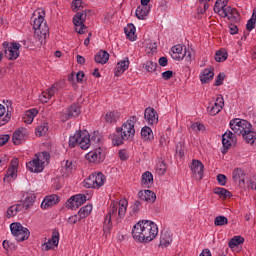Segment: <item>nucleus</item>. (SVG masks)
Wrapping results in <instances>:
<instances>
[{
  "label": "nucleus",
  "instance_id": "2f4dec72",
  "mask_svg": "<svg viewBox=\"0 0 256 256\" xmlns=\"http://www.w3.org/2000/svg\"><path fill=\"white\" fill-rule=\"evenodd\" d=\"M173 243V237L171 233L163 231L160 236V247H169Z\"/></svg>",
  "mask_w": 256,
  "mask_h": 256
},
{
  "label": "nucleus",
  "instance_id": "5fc2aeb1",
  "mask_svg": "<svg viewBox=\"0 0 256 256\" xmlns=\"http://www.w3.org/2000/svg\"><path fill=\"white\" fill-rule=\"evenodd\" d=\"M169 143V136L162 134L159 139V146L160 147H167V144Z\"/></svg>",
  "mask_w": 256,
  "mask_h": 256
},
{
  "label": "nucleus",
  "instance_id": "0e129e2a",
  "mask_svg": "<svg viewBox=\"0 0 256 256\" xmlns=\"http://www.w3.org/2000/svg\"><path fill=\"white\" fill-rule=\"evenodd\" d=\"M223 79H225V76L223 74H219L216 78L215 85L216 87H219V85H223Z\"/></svg>",
  "mask_w": 256,
  "mask_h": 256
},
{
  "label": "nucleus",
  "instance_id": "4d7b16f0",
  "mask_svg": "<svg viewBox=\"0 0 256 256\" xmlns=\"http://www.w3.org/2000/svg\"><path fill=\"white\" fill-rule=\"evenodd\" d=\"M191 129L193 131H203L205 129V125H203L202 123L199 122H195L191 125Z\"/></svg>",
  "mask_w": 256,
  "mask_h": 256
},
{
  "label": "nucleus",
  "instance_id": "c756f323",
  "mask_svg": "<svg viewBox=\"0 0 256 256\" xmlns=\"http://www.w3.org/2000/svg\"><path fill=\"white\" fill-rule=\"evenodd\" d=\"M24 199L22 203H20L23 207V209H30L33 203H35V194L33 193H25L24 194Z\"/></svg>",
  "mask_w": 256,
  "mask_h": 256
},
{
  "label": "nucleus",
  "instance_id": "e433bc0d",
  "mask_svg": "<svg viewBox=\"0 0 256 256\" xmlns=\"http://www.w3.org/2000/svg\"><path fill=\"white\" fill-rule=\"evenodd\" d=\"M215 77V73L212 72V70L205 69L200 74V81L201 83H209Z\"/></svg>",
  "mask_w": 256,
  "mask_h": 256
},
{
  "label": "nucleus",
  "instance_id": "412c9836",
  "mask_svg": "<svg viewBox=\"0 0 256 256\" xmlns=\"http://www.w3.org/2000/svg\"><path fill=\"white\" fill-rule=\"evenodd\" d=\"M27 135H29V133L25 128H19L18 130H16L12 136V141L14 145H21V143H23V141L27 139Z\"/></svg>",
  "mask_w": 256,
  "mask_h": 256
},
{
  "label": "nucleus",
  "instance_id": "39448f33",
  "mask_svg": "<svg viewBox=\"0 0 256 256\" xmlns=\"http://www.w3.org/2000/svg\"><path fill=\"white\" fill-rule=\"evenodd\" d=\"M229 5V0H216L214 5V12L222 17L223 19L227 18L228 21L232 23H238L239 21V12L235 8H231Z\"/></svg>",
  "mask_w": 256,
  "mask_h": 256
},
{
  "label": "nucleus",
  "instance_id": "f257e3e1",
  "mask_svg": "<svg viewBox=\"0 0 256 256\" xmlns=\"http://www.w3.org/2000/svg\"><path fill=\"white\" fill-rule=\"evenodd\" d=\"M128 205L129 202L125 198L120 199L119 202H112L110 204L108 214L105 216L103 223V231L105 235H109V233H111V229H113V222H111L112 219L117 224L123 223Z\"/></svg>",
  "mask_w": 256,
  "mask_h": 256
},
{
  "label": "nucleus",
  "instance_id": "680f3d73",
  "mask_svg": "<svg viewBox=\"0 0 256 256\" xmlns=\"http://www.w3.org/2000/svg\"><path fill=\"white\" fill-rule=\"evenodd\" d=\"M171 77H173V71H171V70H167L162 73V79H164V81H169V79H171Z\"/></svg>",
  "mask_w": 256,
  "mask_h": 256
},
{
  "label": "nucleus",
  "instance_id": "2eb2a0df",
  "mask_svg": "<svg viewBox=\"0 0 256 256\" xmlns=\"http://www.w3.org/2000/svg\"><path fill=\"white\" fill-rule=\"evenodd\" d=\"M61 89V82H56L51 88L46 89L41 93L39 99L42 103H49L50 99Z\"/></svg>",
  "mask_w": 256,
  "mask_h": 256
},
{
  "label": "nucleus",
  "instance_id": "58836bf2",
  "mask_svg": "<svg viewBox=\"0 0 256 256\" xmlns=\"http://www.w3.org/2000/svg\"><path fill=\"white\" fill-rule=\"evenodd\" d=\"M121 117V114L117 111H110L105 115V121L106 123H117L119 121V118Z\"/></svg>",
  "mask_w": 256,
  "mask_h": 256
},
{
  "label": "nucleus",
  "instance_id": "a878e982",
  "mask_svg": "<svg viewBox=\"0 0 256 256\" xmlns=\"http://www.w3.org/2000/svg\"><path fill=\"white\" fill-rule=\"evenodd\" d=\"M237 142V138L233 132L228 131L222 136V145L225 149H229L231 145H235Z\"/></svg>",
  "mask_w": 256,
  "mask_h": 256
},
{
  "label": "nucleus",
  "instance_id": "8fccbe9b",
  "mask_svg": "<svg viewBox=\"0 0 256 256\" xmlns=\"http://www.w3.org/2000/svg\"><path fill=\"white\" fill-rule=\"evenodd\" d=\"M209 1L211 0H199L200 6L198 12L203 15L207 9H209Z\"/></svg>",
  "mask_w": 256,
  "mask_h": 256
},
{
  "label": "nucleus",
  "instance_id": "9b49d317",
  "mask_svg": "<svg viewBox=\"0 0 256 256\" xmlns=\"http://www.w3.org/2000/svg\"><path fill=\"white\" fill-rule=\"evenodd\" d=\"M3 47H4L5 57H7L9 61H15V59L19 58V55L21 53L19 51V49H21V44L17 42H10V43L4 42Z\"/></svg>",
  "mask_w": 256,
  "mask_h": 256
},
{
  "label": "nucleus",
  "instance_id": "f3484780",
  "mask_svg": "<svg viewBox=\"0 0 256 256\" xmlns=\"http://www.w3.org/2000/svg\"><path fill=\"white\" fill-rule=\"evenodd\" d=\"M86 159L90 163H102L105 159V153L101 147H98L86 154Z\"/></svg>",
  "mask_w": 256,
  "mask_h": 256
},
{
  "label": "nucleus",
  "instance_id": "37998d69",
  "mask_svg": "<svg viewBox=\"0 0 256 256\" xmlns=\"http://www.w3.org/2000/svg\"><path fill=\"white\" fill-rule=\"evenodd\" d=\"M227 57H229V54H227V50L220 49L216 52L215 61H217L218 63H223V61H227Z\"/></svg>",
  "mask_w": 256,
  "mask_h": 256
},
{
  "label": "nucleus",
  "instance_id": "6ab92c4d",
  "mask_svg": "<svg viewBox=\"0 0 256 256\" xmlns=\"http://www.w3.org/2000/svg\"><path fill=\"white\" fill-rule=\"evenodd\" d=\"M144 119L148 125H157L159 123V114L155 108L148 107L144 111Z\"/></svg>",
  "mask_w": 256,
  "mask_h": 256
},
{
  "label": "nucleus",
  "instance_id": "e2e57ef3",
  "mask_svg": "<svg viewBox=\"0 0 256 256\" xmlns=\"http://www.w3.org/2000/svg\"><path fill=\"white\" fill-rule=\"evenodd\" d=\"M140 209H141V202L136 201L132 206V213H139Z\"/></svg>",
  "mask_w": 256,
  "mask_h": 256
},
{
  "label": "nucleus",
  "instance_id": "4be33fe9",
  "mask_svg": "<svg viewBox=\"0 0 256 256\" xmlns=\"http://www.w3.org/2000/svg\"><path fill=\"white\" fill-rule=\"evenodd\" d=\"M129 58L126 57L123 60L119 61L114 69L115 77H121L129 69Z\"/></svg>",
  "mask_w": 256,
  "mask_h": 256
},
{
  "label": "nucleus",
  "instance_id": "bb28decb",
  "mask_svg": "<svg viewBox=\"0 0 256 256\" xmlns=\"http://www.w3.org/2000/svg\"><path fill=\"white\" fill-rule=\"evenodd\" d=\"M138 197L141 201H146L147 203H155L157 196L151 190H141L138 192Z\"/></svg>",
  "mask_w": 256,
  "mask_h": 256
},
{
  "label": "nucleus",
  "instance_id": "cd10ccee",
  "mask_svg": "<svg viewBox=\"0 0 256 256\" xmlns=\"http://www.w3.org/2000/svg\"><path fill=\"white\" fill-rule=\"evenodd\" d=\"M232 179L235 183H239L240 186L245 185V171L241 168H237L233 171Z\"/></svg>",
  "mask_w": 256,
  "mask_h": 256
},
{
  "label": "nucleus",
  "instance_id": "052dcab7",
  "mask_svg": "<svg viewBox=\"0 0 256 256\" xmlns=\"http://www.w3.org/2000/svg\"><path fill=\"white\" fill-rule=\"evenodd\" d=\"M2 245L6 251H11L15 248V245H13V243H10L9 240H4Z\"/></svg>",
  "mask_w": 256,
  "mask_h": 256
},
{
  "label": "nucleus",
  "instance_id": "a211bd4d",
  "mask_svg": "<svg viewBox=\"0 0 256 256\" xmlns=\"http://www.w3.org/2000/svg\"><path fill=\"white\" fill-rule=\"evenodd\" d=\"M190 169L195 179H197L198 181H201V179H203V169H205V166L201 161L195 159L192 160V163L190 164Z\"/></svg>",
  "mask_w": 256,
  "mask_h": 256
},
{
  "label": "nucleus",
  "instance_id": "338daca9",
  "mask_svg": "<svg viewBox=\"0 0 256 256\" xmlns=\"http://www.w3.org/2000/svg\"><path fill=\"white\" fill-rule=\"evenodd\" d=\"M7 141H9V135L0 136V147H3Z\"/></svg>",
  "mask_w": 256,
  "mask_h": 256
},
{
  "label": "nucleus",
  "instance_id": "3c124183",
  "mask_svg": "<svg viewBox=\"0 0 256 256\" xmlns=\"http://www.w3.org/2000/svg\"><path fill=\"white\" fill-rule=\"evenodd\" d=\"M156 171L158 172V175H165V172L167 171V164H165V162H159L156 165Z\"/></svg>",
  "mask_w": 256,
  "mask_h": 256
},
{
  "label": "nucleus",
  "instance_id": "c03bdc74",
  "mask_svg": "<svg viewBox=\"0 0 256 256\" xmlns=\"http://www.w3.org/2000/svg\"><path fill=\"white\" fill-rule=\"evenodd\" d=\"M242 243H245V238H243L241 236H234L229 241V247H230V249H235V247H238V245H242Z\"/></svg>",
  "mask_w": 256,
  "mask_h": 256
},
{
  "label": "nucleus",
  "instance_id": "49530a36",
  "mask_svg": "<svg viewBox=\"0 0 256 256\" xmlns=\"http://www.w3.org/2000/svg\"><path fill=\"white\" fill-rule=\"evenodd\" d=\"M227 223H229V220L225 216H217L214 219V225L216 227H223V225H227Z\"/></svg>",
  "mask_w": 256,
  "mask_h": 256
},
{
  "label": "nucleus",
  "instance_id": "1a4fd4ad",
  "mask_svg": "<svg viewBox=\"0 0 256 256\" xmlns=\"http://www.w3.org/2000/svg\"><path fill=\"white\" fill-rule=\"evenodd\" d=\"M105 185V175L103 173H93L85 181L84 186L87 189H99Z\"/></svg>",
  "mask_w": 256,
  "mask_h": 256
},
{
  "label": "nucleus",
  "instance_id": "6e6552de",
  "mask_svg": "<svg viewBox=\"0 0 256 256\" xmlns=\"http://www.w3.org/2000/svg\"><path fill=\"white\" fill-rule=\"evenodd\" d=\"M229 125L234 135H243L247 133L249 129H252L251 123H249L247 120H243L240 118L230 120Z\"/></svg>",
  "mask_w": 256,
  "mask_h": 256
},
{
  "label": "nucleus",
  "instance_id": "c85d7f7f",
  "mask_svg": "<svg viewBox=\"0 0 256 256\" xmlns=\"http://www.w3.org/2000/svg\"><path fill=\"white\" fill-rule=\"evenodd\" d=\"M37 115H39V110H37L35 108L27 110L23 116L24 123L31 125V123H33V121H34L35 117H37Z\"/></svg>",
  "mask_w": 256,
  "mask_h": 256
},
{
  "label": "nucleus",
  "instance_id": "a18cd8bd",
  "mask_svg": "<svg viewBox=\"0 0 256 256\" xmlns=\"http://www.w3.org/2000/svg\"><path fill=\"white\" fill-rule=\"evenodd\" d=\"M63 171H65L66 175H71V173H73V171H75V163H73V160H67L65 162Z\"/></svg>",
  "mask_w": 256,
  "mask_h": 256
},
{
  "label": "nucleus",
  "instance_id": "69168bd1",
  "mask_svg": "<svg viewBox=\"0 0 256 256\" xmlns=\"http://www.w3.org/2000/svg\"><path fill=\"white\" fill-rule=\"evenodd\" d=\"M229 29H230L231 35H237L239 31V28H237V25H234V24H230Z\"/></svg>",
  "mask_w": 256,
  "mask_h": 256
},
{
  "label": "nucleus",
  "instance_id": "f704fd0d",
  "mask_svg": "<svg viewBox=\"0 0 256 256\" xmlns=\"http://www.w3.org/2000/svg\"><path fill=\"white\" fill-rule=\"evenodd\" d=\"M135 14L137 19H140V21H144V19L147 18V15H149V7L143 5L138 6Z\"/></svg>",
  "mask_w": 256,
  "mask_h": 256
},
{
  "label": "nucleus",
  "instance_id": "b1692460",
  "mask_svg": "<svg viewBox=\"0 0 256 256\" xmlns=\"http://www.w3.org/2000/svg\"><path fill=\"white\" fill-rule=\"evenodd\" d=\"M57 203H59V196L55 194L46 196L41 203V209H51V207L57 205Z\"/></svg>",
  "mask_w": 256,
  "mask_h": 256
},
{
  "label": "nucleus",
  "instance_id": "c9c22d12",
  "mask_svg": "<svg viewBox=\"0 0 256 256\" xmlns=\"http://www.w3.org/2000/svg\"><path fill=\"white\" fill-rule=\"evenodd\" d=\"M141 184L143 187H151L153 185V174L149 171H146L142 174Z\"/></svg>",
  "mask_w": 256,
  "mask_h": 256
},
{
  "label": "nucleus",
  "instance_id": "4c0bfd02",
  "mask_svg": "<svg viewBox=\"0 0 256 256\" xmlns=\"http://www.w3.org/2000/svg\"><path fill=\"white\" fill-rule=\"evenodd\" d=\"M20 211H23V204H14L8 208L7 216L9 219H11V217H15V215H17V213Z\"/></svg>",
  "mask_w": 256,
  "mask_h": 256
},
{
  "label": "nucleus",
  "instance_id": "aec40b11",
  "mask_svg": "<svg viewBox=\"0 0 256 256\" xmlns=\"http://www.w3.org/2000/svg\"><path fill=\"white\" fill-rule=\"evenodd\" d=\"M170 55L174 61H183L187 52H183V46L178 44L171 48Z\"/></svg>",
  "mask_w": 256,
  "mask_h": 256
},
{
  "label": "nucleus",
  "instance_id": "ddd939ff",
  "mask_svg": "<svg viewBox=\"0 0 256 256\" xmlns=\"http://www.w3.org/2000/svg\"><path fill=\"white\" fill-rule=\"evenodd\" d=\"M85 201H87V196L83 194H76L67 200L66 209H71L72 211L79 209Z\"/></svg>",
  "mask_w": 256,
  "mask_h": 256
},
{
  "label": "nucleus",
  "instance_id": "7c9ffc66",
  "mask_svg": "<svg viewBox=\"0 0 256 256\" xmlns=\"http://www.w3.org/2000/svg\"><path fill=\"white\" fill-rule=\"evenodd\" d=\"M94 61L95 63H98L100 65H105L109 61V53L103 50L99 51L94 56Z\"/></svg>",
  "mask_w": 256,
  "mask_h": 256
},
{
  "label": "nucleus",
  "instance_id": "7ed1b4c3",
  "mask_svg": "<svg viewBox=\"0 0 256 256\" xmlns=\"http://www.w3.org/2000/svg\"><path fill=\"white\" fill-rule=\"evenodd\" d=\"M101 141V137H99V133L94 132L92 135L89 134L88 131H78L73 136H70L69 139V147H79L84 151H87L91 147V145H97Z\"/></svg>",
  "mask_w": 256,
  "mask_h": 256
},
{
  "label": "nucleus",
  "instance_id": "0eeeda50",
  "mask_svg": "<svg viewBox=\"0 0 256 256\" xmlns=\"http://www.w3.org/2000/svg\"><path fill=\"white\" fill-rule=\"evenodd\" d=\"M34 15H37V18H34L33 21V29L37 35L40 34V37H44V39L49 34V26L45 23V11L43 9H38Z\"/></svg>",
  "mask_w": 256,
  "mask_h": 256
},
{
  "label": "nucleus",
  "instance_id": "6e6d98bb",
  "mask_svg": "<svg viewBox=\"0 0 256 256\" xmlns=\"http://www.w3.org/2000/svg\"><path fill=\"white\" fill-rule=\"evenodd\" d=\"M81 219H82L81 216H79V214H76V215L70 216L67 221L70 225H75V223H78V221H81Z\"/></svg>",
  "mask_w": 256,
  "mask_h": 256
},
{
  "label": "nucleus",
  "instance_id": "ea45409f",
  "mask_svg": "<svg viewBox=\"0 0 256 256\" xmlns=\"http://www.w3.org/2000/svg\"><path fill=\"white\" fill-rule=\"evenodd\" d=\"M141 137L145 141H151L153 139V130L149 126H144L141 130Z\"/></svg>",
  "mask_w": 256,
  "mask_h": 256
},
{
  "label": "nucleus",
  "instance_id": "5701e85b",
  "mask_svg": "<svg viewBox=\"0 0 256 256\" xmlns=\"http://www.w3.org/2000/svg\"><path fill=\"white\" fill-rule=\"evenodd\" d=\"M19 167V160L13 159L11 161V165L8 168L6 175L4 177V181H9V179H16L17 178V169Z\"/></svg>",
  "mask_w": 256,
  "mask_h": 256
},
{
  "label": "nucleus",
  "instance_id": "9d476101",
  "mask_svg": "<svg viewBox=\"0 0 256 256\" xmlns=\"http://www.w3.org/2000/svg\"><path fill=\"white\" fill-rule=\"evenodd\" d=\"M10 230L16 241H27V239H29V229L23 227L19 222L10 224Z\"/></svg>",
  "mask_w": 256,
  "mask_h": 256
},
{
  "label": "nucleus",
  "instance_id": "393cba45",
  "mask_svg": "<svg viewBox=\"0 0 256 256\" xmlns=\"http://www.w3.org/2000/svg\"><path fill=\"white\" fill-rule=\"evenodd\" d=\"M59 245V231H54L52 233L51 239H49L46 243L43 244L44 251H49L53 249V247H57Z\"/></svg>",
  "mask_w": 256,
  "mask_h": 256
},
{
  "label": "nucleus",
  "instance_id": "20e7f679",
  "mask_svg": "<svg viewBox=\"0 0 256 256\" xmlns=\"http://www.w3.org/2000/svg\"><path fill=\"white\" fill-rule=\"evenodd\" d=\"M135 123H137V117L132 116L121 127L116 128V133L112 136V143L119 147L123 145L124 141H129L135 137Z\"/></svg>",
  "mask_w": 256,
  "mask_h": 256
},
{
  "label": "nucleus",
  "instance_id": "f03ea898",
  "mask_svg": "<svg viewBox=\"0 0 256 256\" xmlns=\"http://www.w3.org/2000/svg\"><path fill=\"white\" fill-rule=\"evenodd\" d=\"M159 235L157 224L149 220L139 221L132 229L133 239L139 243H149Z\"/></svg>",
  "mask_w": 256,
  "mask_h": 256
},
{
  "label": "nucleus",
  "instance_id": "603ef678",
  "mask_svg": "<svg viewBox=\"0 0 256 256\" xmlns=\"http://www.w3.org/2000/svg\"><path fill=\"white\" fill-rule=\"evenodd\" d=\"M144 69H146L148 73H153V71L157 69V64L153 63V61H147L144 63Z\"/></svg>",
  "mask_w": 256,
  "mask_h": 256
},
{
  "label": "nucleus",
  "instance_id": "79ce46f5",
  "mask_svg": "<svg viewBox=\"0 0 256 256\" xmlns=\"http://www.w3.org/2000/svg\"><path fill=\"white\" fill-rule=\"evenodd\" d=\"M91 211H93V206L91 204H89V205L82 207L79 210L78 215L80 218L85 219V217H89V215H91Z\"/></svg>",
  "mask_w": 256,
  "mask_h": 256
},
{
  "label": "nucleus",
  "instance_id": "423d86ee",
  "mask_svg": "<svg viewBox=\"0 0 256 256\" xmlns=\"http://www.w3.org/2000/svg\"><path fill=\"white\" fill-rule=\"evenodd\" d=\"M51 155L48 152H40L35 154V157L26 163V168L30 173H42L46 165H49Z\"/></svg>",
  "mask_w": 256,
  "mask_h": 256
},
{
  "label": "nucleus",
  "instance_id": "473e14b6",
  "mask_svg": "<svg viewBox=\"0 0 256 256\" xmlns=\"http://www.w3.org/2000/svg\"><path fill=\"white\" fill-rule=\"evenodd\" d=\"M244 141L248 143L249 145H256V132L251 130V128H248V131H246L242 135Z\"/></svg>",
  "mask_w": 256,
  "mask_h": 256
},
{
  "label": "nucleus",
  "instance_id": "72a5a7b5",
  "mask_svg": "<svg viewBox=\"0 0 256 256\" xmlns=\"http://www.w3.org/2000/svg\"><path fill=\"white\" fill-rule=\"evenodd\" d=\"M135 31H136V28H135V25L133 24H128L124 28L125 35L127 39H129V41H136L137 35H135Z\"/></svg>",
  "mask_w": 256,
  "mask_h": 256
},
{
  "label": "nucleus",
  "instance_id": "de8ad7c7",
  "mask_svg": "<svg viewBox=\"0 0 256 256\" xmlns=\"http://www.w3.org/2000/svg\"><path fill=\"white\" fill-rule=\"evenodd\" d=\"M255 23H256V10H254L251 19H249L246 24L247 31H253V29H255Z\"/></svg>",
  "mask_w": 256,
  "mask_h": 256
},
{
  "label": "nucleus",
  "instance_id": "4468645a",
  "mask_svg": "<svg viewBox=\"0 0 256 256\" xmlns=\"http://www.w3.org/2000/svg\"><path fill=\"white\" fill-rule=\"evenodd\" d=\"M225 105V100L221 96H218L214 102H211L207 107V113L215 117L218 113H221Z\"/></svg>",
  "mask_w": 256,
  "mask_h": 256
},
{
  "label": "nucleus",
  "instance_id": "bf43d9fd",
  "mask_svg": "<svg viewBox=\"0 0 256 256\" xmlns=\"http://www.w3.org/2000/svg\"><path fill=\"white\" fill-rule=\"evenodd\" d=\"M217 181H218L219 185L225 186V184L227 183V176H225L223 174H218Z\"/></svg>",
  "mask_w": 256,
  "mask_h": 256
},
{
  "label": "nucleus",
  "instance_id": "a19ab883",
  "mask_svg": "<svg viewBox=\"0 0 256 256\" xmlns=\"http://www.w3.org/2000/svg\"><path fill=\"white\" fill-rule=\"evenodd\" d=\"M47 131H49V124L47 122H43L36 127V135L38 137H43V135H47Z\"/></svg>",
  "mask_w": 256,
  "mask_h": 256
},
{
  "label": "nucleus",
  "instance_id": "774afa93",
  "mask_svg": "<svg viewBox=\"0 0 256 256\" xmlns=\"http://www.w3.org/2000/svg\"><path fill=\"white\" fill-rule=\"evenodd\" d=\"M119 157L121 159V161H125L127 160V150H120L119 151Z\"/></svg>",
  "mask_w": 256,
  "mask_h": 256
},
{
  "label": "nucleus",
  "instance_id": "dca6fc26",
  "mask_svg": "<svg viewBox=\"0 0 256 256\" xmlns=\"http://www.w3.org/2000/svg\"><path fill=\"white\" fill-rule=\"evenodd\" d=\"M81 115V107L78 104L71 105L65 112L61 115V120L63 122L69 121V119H75Z\"/></svg>",
  "mask_w": 256,
  "mask_h": 256
},
{
  "label": "nucleus",
  "instance_id": "09e8293b",
  "mask_svg": "<svg viewBox=\"0 0 256 256\" xmlns=\"http://www.w3.org/2000/svg\"><path fill=\"white\" fill-rule=\"evenodd\" d=\"M214 193L216 195H221V197H224L225 199H229L231 198V192H229L227 189L225 188H216L214 190Z\"/></svg>",
  "mask_w": 256,
  "mask_h": 256
},
{
  "label": "nucleus",
  "instance_id": "f8f14e48",
  "mask_svg": "<svg viewBox=\"0 0 256 256\" xmlns=\"http://www.w3.org/2000/svg\"><path fill=\"white\" fill-rule=\"evenodd\" d=\"M85 19H87V14L85 12H78L73 17L75 31L76 33H79V35H83L85 33Z\"/></svg>",
  "mask_w": 256,
  "mask_h": 256
},
{
  "label": "nucleus",
  "instance_id": "864d4df0",
  "mask_svg": "<svg viewBox=\"0 0 256 256\" xmlns=\"http://www.w3.org/2000/svg\"><path fill=\"white\" fill-rule=\"evenodd\" d=\"M247 187L248 189H253L254 191H256V176H250L247 180Z\"/></svg>",
  "mask_w": 256,
  "mask_h": 256
},
{
  "label": "nucleus",
  "instance_id": "13d9d810",
  "mask_svg": "<svg viewBox=\"0 0 256 256\" xmlns=\"http://www.w3.org/2000/svg\"><path fill=\"white\" fill-rule=\"evenodd\" d=\"M81 7H83V0H74L72 2L73 11H79Z\"/></svg>",
  "mask_w": 256,
  "mask_h": 256
}]
</instances>
